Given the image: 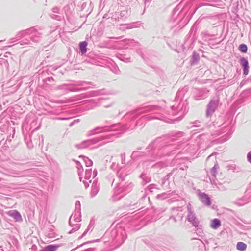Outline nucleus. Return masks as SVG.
Wrapping results in <instances>:
<instances>
[{"instance_id":"7","label":"nucleus","mask_w":251,"mask_h":251,"mask_svg":"<svg viewBox=\"0 0 251 251\" xmlns=\"http://www.w3.org/2000/svg\"><path fill=\"white\" fill-rule=\"evenodd\" d=\"M239 50L240 51L246 53L247 51V47L245 44H241L239 46Z\"/></svg>"},{"instance_id":"1","label":"nucleus","mask_w":251,"mask_h":251,"mask_svg":"<svg viewBox=\"0 0 251 251\" xmlns=\"http://www.w3.org/2000/svg\"><path fill=\"white\" fill-rule=\"evenodd\" d=\"M7 214L14 218L17 221H20L22 220V216L21 214L17 211L15 210H10L8 212Z\"/></svg>"},{"instance_id":"9","label":"nucleus","mask_w":251,"mask_h":251,"mask_svg":"<svg viewBox=\"0 0 251 251\" xmlns=\"http://www.w3.org/2000/svg\"><path fill=\"white\" fill-rule=\"evenodd\" d=\"M247 158H248V161L250 163H251V151L248 153V154L247 155Z\"/></svg>"},{"instance_id":"3","label":"nucleus","mask_w":251,"mask_h":251,"mask_svg":"<svg viewBox=\"0 0 251 251\" xmlns=\"http://www.w3.org/2000/svg\"><path fill=\"white\" fill-rule=\"evenodd\" d=\"M58 247L59 246L57 245H49L45 247L41 251H56Z\"/></svg>"},{"instance_id":"6","label":"nucleus","mask_w":251,"mask_h":251,"mask_svg":"<svg viewBox=\"0 0 251 251\" xmlns=\"http://www.w3.org/2000/svg\"><path fill=\"white\" fill-rule=\"evenodd\" d=\"M236 248L239 251H244L247 248V245L242 242H239L237 243Z\"/></svg>"},{"instance_id":"8","label":"nucleus","mask_w":251,"mask_h":251,"mask_svg":"<svg viewBox=\"0 0 251 251\" xmlns=\"http://www.w3.org/2000/svg\"><path fill=\"white\" fill-rule=\"evenodd\" d=\"M201 197L203 199H204L206 201V203L207 205H210L211 204L210 198L207 195L204 194H202L201 195Z\"/></svg>"},{"instance_id":"2","label":"nucleus","mask_w":251,"mask_h":251,"mask_svg":"<svg viewBox=\"0 0 251 251\" xmlns=\"http://www.w3.org/2000/svg\"><path fill=\"white\" fill-rule=\"evenodd\" d=\"M240 63L243 67L244 74L246 75L248 74L249 73V63L248 61L244 58H242L240 59Z\"/></svg>"},{"instance_id":"5","label":"nucleus","mask_w":251,"mask_h":251,"mask_svg":"<svg viewBox=\"0 0 251 251\" xmlns=\"http://www.w3.org/2000/svg\"><path fill=\"white\" fill-rule=\"evenodd\" d=\"M79 48L82 54H84L87 51L86 47L87 43L86 41L81 42L79 43Z\"/></svg>"},{"instance_id":"4","label":"nucleus","mask_w":251,"mask_h":251,"mask_svg":"<svg viewBox=\"0 0 251 251\" xmlns=\"http://www.w3.org/2000/svg\"><path fill=\"white\" fill-rule=\"evenodd\" d=\"M221 226L220 221L218 219H214L212 221L211 227L213 229H216Z\"/></svg>"}]
</instances>
